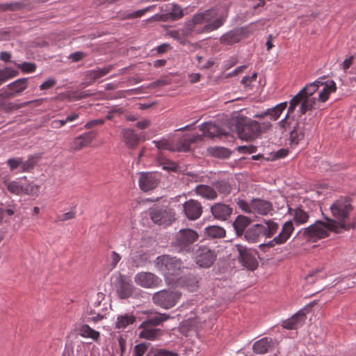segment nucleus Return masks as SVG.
<instances>
[{
    "label": "nucleus",
    "mask_w": 356,
    "mask_h": 356,
    "mask_svg": "<svg viewBox=\"0 0 356 356\" xmlns=\"http://www.w3.org/2000/svg\"><path fill=\"white\" fill-rule=\"evenodd\" d=\"M86 56L85 54L81 51H76L73 54H72L70 56V58H71L74 62H77L81 60L83 58Z\"/></svg>",
    "instance_id": "obj_58"
},
{
    "label": "nucleus",
    "mask_w": 356,
    "mask_h": 356,
    "mask_svg": "<svg viewBox=\"0 0 356 356\" xmlns=\"http://www.w3.org/2000/svg\"><path fill=\"white\" fill-rule=\"evenodd\" d=\"M183 210L185 216L191 220L198 219L202 213L201 203L193 199L186 201L183 204Z\"/></svg>",
    "instance_id": "obj_20"
},
{
    "label": "nucleus",
    "mask_w": 356,
    "mask_h": 356,
    "mask_svg": "<svg viewBox=\"0 0 356 356\" xmlns=\"http://www.w3.org/2000/svg\"><path fill=\"white\" fill-rule=\"evenodd\" d=\"M256 147H254V146H240L238 147V149L239 152H249V153H252V152H254L256 151Z\"/></svg>",
    "instance_id": "obj_60"
},
{
    "label": "nucleus",
    "mask_w": 356,
    "mask_h": 356,
    "mask_svg": "<svg viewBox=\"0 0 356 356\" xmlns=\"http://www.w3.org/2000/svg\"><path fill=\"white\" fill-rule=\"evenodd\" d=\"M354 57L353 56H350L349 58H346L343 63H342V68L343 70H347L353 64Z\"/></svg>",
    "instance_id": "obj_59"
},
{
    "label": "nucleus",
    "mask_w": 356,
    "mask_h": 356,
    "mask_svg": "<svg viewBox=\"0 0 356 356\" xmlns=\"http://www.w3.org/2000/svg\"><path fill=\"white\" fill-rule=\"evenodd\" d=\"M136 318L132 315H121L118 316L116 321V327L118 329H124L130 324H132Z\"/></svg>",
    "instance_id": "obj_39"
},
{
    "label": "nucleus",
    "mask_w": 356,
    "mask_h": 356,
    "mask_svg": "<svg viewBox=\"0 0 356 356\" xmlns=\"http://www.w3.org/2000/svg\"><path fill=\"white\" fill-rule=\"evenodd\" d=\"M293 230L294 227L292 221H286L283 224L281 232L279 233V234L267 245L268 246H274L275 245L284 244L290 238Z\"/></svg>",
    "instance_id": "obj_22"
},
{
    "label": "nucleus",
    "mask_w": 356,
    "mask_h": 356,
    "mask_svg": "<svg viewBox=\"0 0 356 356\" xmlns=\"http://www.w3.org/2000/svg\"><path fill=\"white\" fill-rule=\"evenodd\" d=\"M306 319L305 313H295L289 320L283 322V327L288 330L297 329Z\"/></svg>",
    "instance_id": "obj_30"
},
{
    "label": "nucleus",
    "mask_w": 356,
    "mask_h": 356,
    "mask_svg": "<svg viewBox=\"0 0 356 356\" xmlns=\"http://www.w3.org/2000/svg\"><path fill=\"white\" fill-rule=\"evenodd\" d=\"M4 184L9 192L15 195L23 193V185L18 181H5Z\"/></svg>",
    "instance_id": "obj_40"
},
{
    "label": "nucleus",
    "mask_w": 356,
    "mask_h": 356,
    "mask_svg": "<svg viewBox=\"0 0 356 356\" xmlns=\"http://www.w3.org/2000/svg\"><path fill=\"white\" fill-rule=\"evenodd\" d=\"M200 80V74L199 73H192L189 75V81L192 83L198 82Z\"/></svg>",
    "instance_id": "obj_62"
},
{
    "label": "nucleus",
    "mask_w": 356,
    "mask_h": 356,
    "mask_svg": "<svg viewBox=\"0 0 356 356\" xmlns=\"http://www.w3.org/2000/svg\"><path fill=\"white\" fill-rule=\"evenodd\" d=\"M211 153L213 156L220 159L228 158L231 154L230 151L228 149L220 147H213Z\"/></svg>",
    "instance_id": "obj_42"
},
{
    "label": "nucleus",
    "mask_w": 356,
    "mask_h": 356,
    "mask_svg": "<svg viewBox=\"0 0 356 356\" xmlns=\"http://www.w3.org/2000/svg\"><path fill=\"white\" fill-rule=\"evenodd\" d=\"M235 247L238 252V261L241 265L250 270H255L258 266L257 250L241 244H236Z\"/></svg>",
    "instance_id": "obj_12"
},
{
    "label": "nucleus",
    "mask_w": 356,
    "mask_h": 356,
    "mask_svg": "<svg viewBox=\"0 0 356 356\" xmlns=\"http://www.w3.org/2000/svg\"><path fill=\"white\" fill-rule=\"evenodd\" d=\"M244 38V31L242 29L232 30L223 34L220 41L221 44L226 45H232L240 42Z\"/></svg>",
    "instance_id": "obj_25"
},
{
    "label": "nucleus",
    "mask_w": 356,
    "mask_h": 356,
    "mask_svg": "<svg viewBox=\"0 0 356 356\" xmlns=\"http://www.w3.org/2000/svg\"><path fill=\"white\" fill-rule=\"evenodd\" d=\"M168 35L177 40V42L181 44L184 45L188 42L187 39L182 35L179 30L170 31L168 32Z\"/></svg>",
    "instance_id": "obj_43"
},
{
    "label": "nucleus",
    "mask_w": 356,
    "mask_h": 356,
    "mask_svg": "<svg viewBox=\"0 0 356 356\" xmlns=\"http://www.w3.org/2000/svg\"><path fill=\"white\" fill-rule=\"evenodd\" d=\"M150 125V121L148 120H143L136 123V127L138 129H144L147 128Z\"/></svg>",
    "instance_id": "obj_61"
},
{
    "label": "nucleus",
    "mask_w": 356,
    "mask_h": 356,
    "mask_svg": "<svg viewBox=\"0 0 356 356\" xmlns=\"http://www.w3.org/2000/svg\"><path fill=\"white\" fill-rule=\"evenodd\" d=\"M195 136H184L181 138H173L170 140L161 139L160 140H154L153 143L158 149H167L170 152H188L190 150L191 143L195 142Z\"/></svg>",
    "instance_id": "obj_7"
},
{
    "label": "nucleus",
    "mask_w": 356,
    "mask_h": 356,
    "mask_svg": "<svg viewBox=\"0 0 356 356\" xmlns=\"http://www.w3.org/2000/svg\"><path fill=\"white\" fill-rule=\"evenodd\" d=\"M17 67L19 68L24 73H31L35 72L36 69L35 64L33 63L24 62L21 64L17 65Z\"/></svg>",
    "instance_id": "obj_45"
},
{
    "label": "nucleus",
    "mask_w": 356,
    "mask_h": 356,
    "mask_svg": "<svg viewBox=\"0 0 356 356\" xmlns=\"http://www.w3.org/2000/svg\"><path fill=\"white\" fill-rule=\"evenodd\" d=\"M195 191L197 195L207 200H214L217 197L216 191L212 187L207 185H198Z\"/></svg>",
    "instance_id": "obj_34"
},
{
    "label": "nucleus",
    "mask_w": 356,
    "mask_h": 356,
    "mask_svg": "<svg viewBox=\"0 0 356 356\" xmlns=\"http://www.w3.org/2000/svg\"><path fill=\"white\" fill-rule=\"evenodd\" d=\"M325 219L326 222L317 220L313 225L303 229L302 235L306 240L314 243L327 237L331 232L337 234L335 227L332 225L330 218H325Z\"/></svg>",
    "instance_id": "obj_5"
},
{
    "label": "nucleus",
    "mask_w": 356,
    "mask_h": 356,
    "mask_svg": "<svg viewBox=\"0 0 356 356\" xmlns=\"http://www.w3.org/2000/svg\"><path fill=\"white\" fill-rule=\"evenodd\" d=\"M287 102H282L273 108H268L264 113L262 114L257 115V118H263L266 115H269L270 119L275 121L277 120L282 113V112L286 108Z\"/></svg>",
    "instance_id": "obj_31"
},
{
    "label": "nucleus",
    "mask_w": 356,
    "mask_h": 356,
    "mask_svg": "<svg viewBox=\"0 0 356 356\" xmlns=\"http://www.w3.org/2000/svg\"><path fill=\"white\" fill-rule=\"evenodd\" d=\"M95 134L92 131L86 132L76 137L72 141L69 150L74 152L87 147L95 138Z\"/></svg>",
    "instance_id": "obj_23"
},
{
    "label": "nucleus",
    "mask_w": 356,
    "mask_h": 356,
    "mask_svg": "<svg viewBox=\"0 0 356 356\" xmlns=\"http://www.w3.org/2000/svg\"><path fill=\"white\" fill-rule=\"evenodd\" d=\"M204 234L211 238H222L225 236L226 232L222 227L212 225L205 228Z\"/></svg>",
    "instance_id": "obj_35"
},
{
    "label": "nucleus",
    "mask_w": 356,
    "mask_h": 356,
    "mask_svg": "<svg viewBox=\"0 0 356 356\" xmlns=\"http://www.w3.org/2000/svg\"><path fill=\"white\" fill-rule=\"evenodd\" d=\"M260 132V124L257 121H252L238 129V134L242 140H252L258 136Z\"/></svg>",
    "instance_id": "obj_18"
},
{
    "label": "nucleus",
    "mask_w": 356,
    "mask_h": 356,
    "mask_svg": "<svg viewBox=\"0 0 356 356\" xmlns=\"http://www.w3.org/2000/svg\"><path fill=\"white\" fill-rule=\"evenodd\" d=\"M122 134L124 138V141L127 146L129 148L136 147L140 140L139 136L135 131L130 129H123Z\"/></svg>",
    "instance_id": "obj_33"
},
{
    "label": "nucleus",
    "mask_w": 356,
    "mask_h": 356,
    "mask_svg": "<svg viewBox=\"0 0 356 356\" xmlns=\"http://www.w3.org/2000/svg\"><path fill=\"white\" fill-rule=\"evenodd\" d=\"M216 188L220 193L229 194L231 191L230 186L225 181H219L216 183Z\"/></svg>",
    "instance_id": "obj_48"
},
{
    "label": "nucleus",
    "mask_w": 356,
    "mask_h": 356,
    "mask_svg": "<svg viewBox=\"0 0 356 356\" xmlns=\"http://www.w3.org/2000/svg\"><path fill=\"white\" fill-rule=\"evenodd\" d=\"M38 156L31 155L27 160L24 161L22 157H13L7 160L6 164L10 172H29L33 170L38 161Z\"/></svg>",
    "instance_id": "obj_11"
},
{
    "label": "nucleus",
    "mask_w": 356,
    "mask_h": 356,
    "mask_svg": "<svg viewBox=\"0 0 356 356\" xmlns=\"http://www.w3.org/2000/svg\"><path fill=\"white\" fill-rule=\"evenodd\" d=\"M198 238L199 234L195 231L191 229H183L177 234L176 245L180 248L181 250L188 251L190 250L191 245Z\"/></svg>",
    "instance_id": "obj_16"
},
{
    "label": "nucleus",
    "mask_w": 356,
    "mask_h": 356,
    "mask_svg": "<svg viewBox=\"0 0 356 356\" xmlns=\"http://www.w3.org/2000/svg\"><path fill=\"white\" fill-rule=\"evenodd\" d=\"M275 342L268 337H264L254 343L252 349L257 354L263 355L275 349Z\"/></svg>",
    "instance_id": "obj_24"
},
{
    "label": "nucleus",
    "mask_w": 356,
    "mask_h": 356,
    "mask_svg": "<svg viewBox=\"0 0 356 356\" xmlns=\"http://www.w3.org/2000/svg\"><path fill=\"white\" fill-rule=\"evenodd\" d=\"M177 353L166 350L164 349H159L154 352L153 356H177Z\"/></svg>",
    "instance_id": "obj_55"
},
{
    "label": "nucleus",
    "mask_w": 356,
    "mask_h": 356,
    "mask_svg": "<svg viewBox=\"0 0 356 356\" xmlns=\"http://www.w3.org/2000/svg\"><path fill=\"white\" fill-rule=\"evenodd\" d=\"M155 266L163 275L165 281L168 285L176 284L179 277L183 272L185 266L182 261L168 254L159 256L155 261Z\"/></svg>",
    "instance_id": "obj_3"
},
{
    "label": "nucleus",
    "mask_w": 356,
    "mask_h": 356,
    "mask_svg": "<svg viewBox=\"0 0 356 356\" xmlns=\"http://www.w3.org/2000/svg\"><path fill=\"white\" fill-rule=\"evenodd\" d=\"M74 350L72 346H66L63 353V356H74Z\"/></svg>",
    "instance_id": "obj_64"
},
{
    "label": "nucleus",
    "mask_w": 356,
    "mask_h": 356,
    "mask_svg": "<svg viewBox=\"0 0 356 356\" xmlns=\"http://www.w3.org/2000/svg\"><path fill=\"white\" fill-rule=\"evenodd\" d=\"M321 86H323V88L318 94V99L317 100L319 104L320 102H325L329 99L330 95L337 90V86L333 80L323 81Z\"/></svg>",
    "instance_id": "obj_29"
},
{
    "label": "nucleus",
    "mask_w": 356,
    "mask_h": 356,
    "mask_svg": "<svg viewBox=\"0 0 356 356\" xmlns=\"http://www.w3.org/2000/svg\"><path fill=\"white\" fill-rule=\"evenodd\" d=\"M39 193V186L34 184L30 183L25 186H23V193L31 195H37Z\"/></svg>",
    "instance_id": "obj_44"
},
{
    "label": "nucleus",
    "mask_w": 356,
    "mask_h": 356,
    "mask_svg": "<svg viewBox=\"0 0 356 356\" xmlns=\"http://www.w3.org/2000/svg\"><path fill=\"white\" fill-rule=\"evenodd\" d=\"M333 219L330 218L337 234L356 228V219L351 218L353 207L348 197H340L330 207Z\"/></svg>",
    "instance_id": "obj_2"
},
{
    "label": "nucleus",
    "mask_w": 356,
    "mask_h": 356,
    "mask_svg": "<svg viewBox=\"0 0 356 356\" xmlns=\"http://www.w3.org/2000/svg\"><path fill=\"white\" fill-rule=\"evenodd\" d=\"M18 74L19 72L11 67H5L3 70H0V86L8 79L18 76Z\"/></svg>",
    "instance_id": "obj_37"
},
{
    "label": "nucleus",
    "mask_w": 356,
    "mask_h": 356,
    "mask_svg": "<svg viewBox=\"0 0 356 356\" xmlns=\"http://www.w3.org/2000/svg\"><path fill=\"white\" fill-rule=\"evenodd\" d=\"M32 102H24L22 104L8 103L3 105V109L7 112L21 108L24 106L29 105Z\"/></svg>",
    "instance_id": "obj_46"
},
{
    "label": "nucleus",
    "mask_w": 356,
    "mask_h": 356,
    "mask_svg": "<svg viewBox=\"0 0 356 356\" xmlns=\"http://www.w3.org/2000/svg\"><path fill=\"white\" fill-rule=\"evenodd\" d=\"M323 77L306 85L290 101L286 116L282 120L279 124L285 131L288 128H292L290 131V140L291 143L298 145L299 141L302 140L305 136V123L296 122L291 125L289 121V115L293 113L298 106H300L299 112L304 115L308 111L315 110L320 107L318 101L312 95L316 92L321 85L323 84Z\"/></svg>",
    "instance_id": "obj_1"
},
{
    "label": "nucleus",
    "mask_w": 356,
    "mask_h": 356,
    "mask_svg": "<svg viewBox=\"0 0 356 356\" xmlns=\"http://www.w3.org/2000/svg\"><path fill=\"white\" fill-rule=\"evenodd\" d=\"M76 216V211L74 209H72L71 211L59 215L58 216V219L60 221H66L68 220H71L74 218Z\"/></svg>",
    "instance_id": "obj_51"
},
{
    "label": "nucleus",
    "mask_w": 356,
    "mask_h": 356,
    "mask_svg": "<svg viewBox=\"0 0 356 356\" xmlns=\"http://www.w3.org/2000/svg\"><path fill=\"white\" fill-rule=\"evenodd\" d=\"M149 216L154 223L163 226L171 225L175 219L172 209L156 208L150 211Z\"/></svg>",
    "instance_id": "obj_17"
},
{
    "label": "nucleus",
    "mask_w": 356,
    "mask_h": 356,
    "mask_svg": "<svg viewBox=\"0 0 356 356\" xmlns=\"http://www.w3.org/2000/svg\"><path fill=\"white\" fill-rule=\"evenodd\" d=\"M159 314V316L150 318L148 321L143 323L141 326L143 327V329L139 334L140 338L154 341L161 335V330L153 328L151 327V325H158L161 324L163 321L168 319L169 316H167L165 314L163 313Z\"/></svg>",
    "instance_id": "obj_9"
},
{
    "label": "nucleus",
    "mask_w": 356,
    "mask_h": 356,
    "mask_svg": "<svg viewBox=\"0 0 356 356\" xmlns=\"http://www.w3.org/2000/svg\"><path fill=\"white\" fill-rule=\"evenodd\" d=\"M104 123V120H102V119H99V120H91V121H89L86 124H85V128L86 129H90L95 126H97V125H101V124H103Z\"/></svg>",
    "instance_id": "obj_57"
},
{
    "label": "nucleus",
    "mask_w": 356,
    "mask_h": 356,
    "mask_svg": "<svg viewBox=\"0 0 356 356\" xmlns=\"http://www.w3.org/2000/svg\"><path fill=\"white\" fill-rule=\"evenodd\" d=\"M193 252L195 263L202 268H209L216 259L215 251L206 245H200Z\"/></svg>",
    "instance_id": "obj_13"
},
{
    "label": "nucleus",
    "mask_w": 356,
    "mask_h": 356,
    "mask_svg": "<svg viewBox=\"0 0 356 356\" xmlns=\"http://www.w3.org/2000/svg\"><path fill=\"white\" fill-rule=\"evenodd\" d=\"M178 291L161 290L154 293L152 296L153 302L164 309H169L173 307L180 298Z\"/></svg>",
    "instance_id": "obj_10"
},
{
    "label": "nucleus",
    "mask_w": 356,
    "mask_h": 356,
    "mask_svg": "<svg viewBox=\"0 0 356 356\" xmlns=\"http://www.w3.org/2000/svg\"><path fill=\"white\" fill-rule=\"evenodd\" d=\"M56 80L54 79H49L40 86L41 90H44L54 87L56 84Z\"/></svg>",
    "instance_id": "obj_53"
},
{
    "label": "nucleus",
    "mask_w": 356,
    "mask_h": 356,
    "mask_svg": "<svg viewBox=\"0 0 356 356\" xmlns=\"http://www.w3.org/2000/svg\"><path fill=\"white\" fill-rule=\"evenodd\" d=\"M194 30V26L192 25L190 21L186 22L184 27L180 29V32L182 35L186 38V37L191 35Z\"/></svg>",
    "instance_id": "obj_49"
},
{
    "label": "nucleus",
    "mask_w": 356,
    "mask_h": 356,
    "mask_svg": "<svg viewBox=\"0 0 356 356\" xmlns=\"http://www.w3.org/2000/svg\"><path fill=\"white\" fill-rule=\"evenodd\" d=\"M20 8V4L17 2L6 3L0 4V9L2 10H15Z\"/></svg>",
    "instance_id": "obj_50"
},
{
    "label": "nucleus",
    "mask_w": 356,
    "mask_h": 356,
    "mask_svg": "<svg viewBox=\"0 0 356 356\" xmlns=\"http://www.w3.org/2000/svg\"><path fill=\"white\" fill-rule=\"evenodd\" d=\"M213 217L220 220H227L232 213V208L228 205L221 203H216L211 208Z\"/></svg>",
    "instance_id": "obj_27"
},
{
    "label": "nucleus",
    "mask_w": 356,
    "mask_h": 356,
    "mask_svg": "<svg viewBox=\"0 0 356 356\" xmlns=\"http://www.w3.org/2000/svg\"><path fill=\"white\" fill-rule=\"evenodd\" d=\"M251 222V219L245 216H238L233 222V227L236 236L238 237L244 236L246 231L245 229L250 225Z\"/></svg>",
    "instance_id": "obj_28"
},
{
    "label": "nucleus",
    "mask_w": 356,
    "mask_h": 356,
    "mask_svg": "<svg viewBox=\"0 0 356 356\" xmlns=\"http://www.w3.org/2000/svg\"><path fill=\"white\" fill-rule=\"evenodd\" d=\"M278 225L273 221L255 224L246 229L244 238L250 243H257L264 237H271L277 231Z\"/></svg>",
    "instance_id": "obj_6"
},
{
    "label": "nucleus",
    "mask_w": 356,
    "mask_h": 356,
    "mask_svg": "<svg viewBox=\"0 0 356 356\" xmlns=\"http://www.w3.org/2000/svg\"><path fill=\"white\" fill-rule=\"evenodd\" d=\"M149 344L141 343L135 346L133 356H143L147 351Z\"/></svg>",
    "instance_id": "obj_47"
},
{
    "label": "nucleus",
    "mask_w": 356,
    "mask_h": 356,
    "mask_svg": "<svg viewBox=\"0 0 356 356\" xmlns=\"http://www.w3.org/2000/svg\"><path fill=\"white\" fill-rule=\"evenodd\" d=\"M142 291L136 288L131 279L126 275H120L116 284V292L121 299H127L132 296H136Z\"/></svg>",
    "instance_id": "obj_14"
},
{
    "label": "nucleus",
    "mask_w": 356,
    "mask_h": 356,
    "mask_svg": "<svg viewBox=\"0 0 356 356\" xmlns=\"http://www.w3.org/2000/svg\"><path fill=\"white\" fill-rule=\"evenodd\" d=\"M170 84V81L166 79H158L150 83L152 88L161 87Z\"/></svg>",
    "instance_id": "obj_56"
},
{
    "label": "nucleus",
    "mask_w": 356,
    "mask_h": 356,
    "mask_svg": "<svg viewBox=\"0 0 356 356\" xmlns=\"http://www.w3.org/2000/svg\"><path fill=\"white\" fill-rule=\"evenodd\" d=\"M113 69L112 65H108L103 68H97L86 72V77L87 80H89L88 83H92L95 80L106 75Z\"/></svg>",
    "instance_id": "obj_32"
},
{
    "label": "nucleus",
    "mask_w": 356,
    "mask_h": 356,
    "mask_svg": "<svg viewBox=\"0 0 356 356\" xmlns=\"http://www.w3.org/2000/svg\"><path fill=\"white\" fill-rule=\"evenodd\" d=\"M135 283L145 289H154L161 286L162 280L150 272H140L134 276Z\"/></svg>",
    "instance_id": "obj_15"
},
{
    "label": "nucleus",
    "mask_w": 356,
    "mask_h": 356,
    "mask_svg": "<svg viewBox=\"0 0 356 356\" xmlns=\"http://www.w3.org/2000/svg\"><path fill=\"white\" fill-rule=\"evenodd\" d=\"M183 9L177 4H172L170 11L165 14H156L147 19L148 22L176 21L184 17Z\"/></svg>",
    "instance_id": "obj_19"
},
{
    "label": "nucleus",
    "mask_w": 356,
    "mask_h": 356,
    "mask_svg": "<svg viewBox=\"0 0 356 356\" xmlns=\"http://www.w3.org/2000/svg\"><path fill=\"white\" fill-rule=\"evenodd\" d=\"M236 204L243 212L248 213L267 215L273 210V206L270 202L260 199L252 200L250 203L238 199Z\"/></svg>",
    "instance_id": "obj_8"
},
{
    "label": "nucleus",
    "mask_w": 356,
    "mask_h": 356,
    "mask_svg": "<svg viewBox=\"0 0 356 356\" xmlns=\"http://www.w3.org/2000/svg\"><path fill=\"white\" fill-rule=\"evenodd\" d=\"M79 332L83 337L91 338L95 341L97 340L99 337V332L92 329L88 325H82L80 327Z\"/></svg>",
    "instance_id": "obj_38"
},
{
    "label": "nucleus",
    "mask_w": 356,
    "mask_h": 356,
    "mask_svg": "<svg viewBox=\"0 0 356 356\" xmlns=\"http://www.w3.org/2000/svg\"><path fill=\"white\" fill-rule=\"evenodd\" d=\"M218 12L215 9H209L195 14L190 21L195 26L206 24L200 33H209L222 26L225 21V17H217Z\"/></svg>",
    "instance_id": "obj_4"
},
{
    "label": "nucleus",
    "mask_w": 356,
    "mask_h": 356,
    "mask_svg": "<svg viewBox=\"0 0 356 356\" xmlns=\"http://www.w3.org/2000/svg\"><path fill=\"white\" fill-rule=\"evenodd\" d=\"M237 63V59L236 58H231L229 60H227L225 63V68L226 70L232 67V66L235 65Z\"/></svg>",
    "instance_id": "obj_63"
},
{
    "label": "nucleus",
    "mask_w": 356,
    "mask_h": 356,
    "mask_svg": "<svg viewBox=\"0 0 356 356\" xmlns=\"http://www.w3.org/2000/svg\"><path fill=\"white\" fill-rule=\"evenodd\" d=\"M111 268L113 269V268H115V266H117L118 262L120 261L121 256L116 252L113 251L111 254Z\"/></svg>",
    "instance_id": "obj_54"
},
{
    "label": "nucleus",
    "mask_w": 356,
    "mask_h": 356,
    "mask_svg": "<svg viewBox=\"0 0 356 356\" xmlns=\"http://www.w3.org/2000/svg\"><path fill=\"white\" fill-rule=\"evenodd\" d=\"M28 78L19 79L8 85V88L12 90L10 92L3 93L0 97H12L25 90L27 88Z\"/></svg>",
    "instance_id": "obj_26"
},
{
    "label": "nucleus",
    "mask_w": 356,
    "mask_h": 356,
    "mask_svg": "<svg viewBox=\"0 0 356 356\" xmlns=\"http://www.w3.org/2000/svg\"><path fill=\"white\" fill-rule=\"evenodd\" d=\"M155 7L154 5L147 6L143 9L138 10L136 11H134L131 13H127L124 14L121 18L122 19H134V18H138L142 17L144 14H145L147 12L150 11L152 9H153Z\"/></svg>",
    "instance_id": "obj_41"
},
{
    "label": "nucleus",
    "mask_w": 356,
    "mask_h": 356,
    "mask_svg": "<svg viewBox=\"0 0 356 356\" xmlns=\"http://www.w3.org/2000/svg\"><path fill=\"white\" fill-rule=\"evenodd\" d=\"M140 188L147 192L154 189L159 184V175L153 172H141L138 179Z\"/></svg>",
    "instance_id": "obj_21"
},
{
    "label": "nucleus",
    "mask_w": 356,
    "mask_h": 356,
    "mask_svg": "<svg viewBox=\"0 0 356 356\" xmlns=\"http://www.w3.org/2000/svg\"><path fill=\"white\" fill-rule=\"evenodd\" d=\"M291 214L293 216V220L297 225L305 224L309 218L308 213L301 208H296Z\"/></svg>",
    "instance_id": "obj_36"
},
{
    "label": "nucleus",
    "mask_w": 356,
    "mask_h": 356,
    "mask_svg": "<svg viewBox=\"0 0 356 356\" xmlns=\"http://www.w3.org/2000/svg\"><path fill=\"white\" fill-rule=\"evenodd\" d=\"M320 309V307L318 305V301L314 300L311 302L310 303L305 305L304 307V311L302 309H300L298 312H310L312 310H318Z\"/></svg>",
    "instance_id": "obj_52"
}]
</instances>
